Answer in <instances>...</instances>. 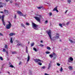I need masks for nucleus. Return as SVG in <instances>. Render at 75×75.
Listing matches in <instances>:
<instances>
[{
  "label": "nucleus",
  "mask_w": 75,
  "mask_h": 75,
  "mask_svg": "<svg viewBox=\"0 0 75 75\" xmlns=\"http://www.w3.org/2000/svg\"><path fill=\"white\" fill-rule=\"evenodd\" d=\"M32 27L34 29V30H38V25H37V24H35L34 23H32Z\"/></svg>",
  "instance_id": "f257e3e1"
},
{
  "label": "nucleus",
  "mask_w": 75,
  "mask_h": 75,
  "mask_svg": "<svg viewBox=\"0 0 75 75\" xmlns=\"http://www.w3.org/2000/svg\"><path fill=\"white\" fill-rule=\"evenodd\" d=\"M9 24L6 25V29H10L11 27V24L10 22H8Z\"/></svg>",
  "instance_id": "f03ea898"
},
{
  "label": "nucleus",
  "mask_w": 75,
  "mask_h": 75,
  "mask_svg": "<svg viewBox=\"0 0 75 75\" xmlns=\"http://www.w3.org/2000/svg\"><path fill=\"white\" fill-rule=\"evenodd\" d=\"M51 30L49 31L48 33V34L50 39L51 40H52V38H51Z\"/></svg>",
  "instance_id": "7ed1b4c3"
},
{
  "label": "nucleus",
  "mask_w": 75,
  "mask_h": 75,
  "mask_svg": "<svg viewBox=\"0 0 75 75\" xmlns=\"http://www.w3.org/2000/svg\"><path fill=\"white\" fill-rule=\"evenodd\" d=\"M52 55L53 57V60H54V59H56V58H57V55H56V54H55V53L54 52L52 53Z\"/></svg>",
  "instance_id": "20e7f679"
},
{
  "label": "nucleus",
  "mask_w": 75,
  "mask_h": 75,
  "mask_svg": "<svg viewBox=\"0 0 75 75\" xmlns=\"http://www.w3.org/2000/svg\"><path fill=\"white\" fill-rule=\"evenodd\" d=\"M17 13L18 14H19L20 16H24V17L25 16V15L23 16V13H21L20 11H18Z\"/></svg>",
  "instance_id": "39448f33"
},
{
  "label": "nucleus",
  "mask_w": 75,
  "mask_h": 75,
  "mask_svg": "<svg viewBox=\"0 0 75 75\" xmlns=\"http://www.w3.org/2000/svg\"><path fill=\"white\" fill-rule=\"evenodd\" d=\"M4 15H3L2 16V22L3 24L4 25H5V23L4 22Z\"/></svg>",
  "instance_id": "423d86ee"
},
{
  "label": "nucleus",
  "mask_w": 75,
  "mask_h": 75,
  "mask_svg": "<svg viewBox=\"0 0 75 75\" xmlns=\"http://www.w3.org/2000/svg\"><path fill=\"white\" fill-rule=\"evenodd\" d=\"M34 18H35V20H36L37 21H38V22H40V18L37 17L36 16Z\"/></svg>",
  "instance_id": "0eeeda50"
},
{
  "label": "nucleus",
  "mask_w": 75,
  "mask_h": 75,
  "mask_svg": "<svg viewBox=\"0 0 75 75\" xmlns=\"http://www.w3.org/2000/svg\"><path fill=\"white\" fill-rule=\"evenodd\" d=\"M74 59H73V58L72 57H70L69 59L68 60V62H71V61H72Z\"/></svg>",
  "instance_id": "6e6552de"
},
{
  "label": "nucleus",
  "mask_w": 75,
  "mask_h": 75,
  "mask_svg": "<svg viewBox=\"0 0 75 75\" xmlns=\"http://www.w3.org/2000/svg\"><path fill=\"white\" fill-rule=\"evenodd\" d=\"M4 13L5 15H8V11L6 10H4Z\"/></svg>",
  "instance_id": "1a4fd4ad"
},
{
  "label": "nucleus",
  "mask_w": 75,
  "mask_h": 75,
  "mask_svg": "<svg viewBox=\"0 0 75 75\" xmlns=\"http://www.w3.org/2000/svg\"><path fill=\"white\" fill-rule=\"evenodd\" d=\"M35 62H41V60H40L39 59H36L35 60Z\"/></svg>",
  "instance_id": "9d476101"
},
{
  "label": "nucleus",
  "mask_w": 75,
  "mask_h": 75,
  "mask_svg": "<svg viewBox=\"0 0 75 75\" xmlns=\"http://www.w3.org/2000/svg\"><path fill=\"white\" fill-rule=\"evenodd\" d=\"M57 36L55 37V38H57V39H58V38H59V34L58 33H57L56 34Z\"/></svg>",
  "instance_id": "9b49d317"
},
{
  "label": "nucleus",
  "mask_w": 75,
  "mask_h": 75,
  "mask_svg": "<svg viewBox=\"0 0 75 75\" xmlns=\"http://www.w3.org/2000/svg\"><path fill=\"white\" fill-rule=\"evenodd\" d=\"M16 34V33H11L9 34L10 36H13V35H14Z\"/></svg>",
  "instance_id": "f8f14e48"
},
{
  "label": "nucleus",
  "mask_w": 75,
  "mask_h": 75,
  "mask_svg": "<svg viewBox=\"0 0 75 75\" xmlns=\"http://www.w3.org/2000/svg\"><path fill=\"white\" fill-rule=\"evenodd\" d=\"M10 42L13 44V38H11L10 39Z\"/></svg>",
  "instance_id": "ddd939ff"
},
{
  "label": "nucleus",
  "mask_w": 75,
  "mask_h": 75,
  "mask_svg": "<svg viewBox=\"0 0 75 75\" xmlns=\"http://www.w3.org/2000/svg\"><path fill=\"white\" fill-rule=\"evenodd\" d=\"M30 56L29 55H28V59L27 60V62H28L29 61H30Z\"/></svg>",
  "instance_id": "4468645a"
},
{
  "label": "nucleus",
  "mask_w": 75,
  "mask_h": 75,
  "mask_svg": "<svg viewBox=\"0 0 75 75\" xmlns=\"http://www.w3.org/2000/svg\"><path fill=\"white\" fill-rule=\"evenodd\" d=\"M17 47H19V46H22V44L21 43L18 44L16 45Z\"/></svg>",
  "instance_id": "2eb2a0df"
},
{
  "label": "nucleus",
  "mask_w": 75,
  "mask_h": 75,
  "mask_svg": "<svg viewBox=\"0 0 75 75\" xmlns=\"http://www.w3.org/2000/svg\"><path fill=\"white\" fill-rule=\"evenodd\" d=\"M4 48H6V49H7V50L8 49V47L7 46V45H5V46H4Z\"/></svg>",
  "instance_id": "dca6fc26"
},
{
  "label": "nucleus",
  "mask_w": 75,
  "mask_h": 75,
  "mask_svg": "<svg viewBox=\"0 0 75 75\" xmlns=\"http://www.w3.org/2000/svg\"><path fill=\"white\" fill-rule=\"evenodd\" d=\"M37 8L38 9H41V8L44 9V7L43 6L37 7Z\"/></svg>",
  "instance_id": "f3484780"
},
{
  "label": "nucleus",
  "mask_w": 75,
  "mask_h": 75,
  "mask_svg": "<svg viewBox=\"0 0 75 75\" xmlns=\"http://www.w3.org/2000/svg\"><path fill=\"white\" fill-rule=\"evenodd\" d=\"M51 67V65L50 63H49V64L48 67V69H50V67Z\"/></svg>",
  "instance_id": "a211bd4d"
},
{
  "label": "nucleus",
  "mask_w": 75,
  "mask_h": 75,
  "mask_svg": "<svg viewBox=\"0 0 75 75\" xmlns=\"http://www.w3.org/2000/svg\"><path fill=\"white\" fill-rule=\"evenodd\" d=\"M57 10V6H56V7H55L53 10V11H56Z\"/></svg>",
  "instance_id": "6ab92c4d"
},
{
  "label": "nucleus",
  "mask_w": 75,
  "mask_h": 75,
  "mask_svg": "<svg viewBox=\"0 0 75 75\" xmlns=\"http://www.w3.org/2000/svg\"><path fill=\"white\" fill-rule=\"evenodd\" d=\"M69 40L71 43H75V42L73 41L72 40Z\"/></svg>",
  "instance_id": "aec40b11"
},
{
  "label": "nucleus",
  "mask_w": 75,
  "mask_h": 75,
  "mask_svg": "<svg viewBox=\"0 0 75 75\" xmlns=\"http://www.w3.org/2000/svg\"><path fill=\"white\" fill-rule=\"evenodd\" d=\"M68 69H69L70 70H72V67L71 66H69L68 67Z\"/></svg>",
  "instance_id": "412c9836"
},
{
  "label": "nucleus",
  "mask_w": 75,
  "mask_h": 75,
  "mask_svg": "<svg viewBox=\"0 0 75 75\" xmlns=\"http://www.w3.org/2000/svg\"><path fill=\"white\" fill-rule=\"evenodd\" d=\"M2 4L3 3H2V2H0V5H1L0 6V8L3 7V5H2Z\"/></svg>",
  "instance_id": "4be33fe9"
},
{
  "label": "nucleus",
  "mask_w": 75,
  "mask_h": 75,
  "mask_svg": "<svg viewBox=\"0 0 75 75\" xmlns=\"http://www.w3.org/2000/svg\"><path fill=\"white\" fill-rule=\"evenodd\" d=\"M21 26H22V27H24L25 28V25H24V24H23V23H21Z\"/></svg>",
  "instance_id": "5701e85b"
},
{
  "label": "nucleus",
  "mask_w": 75,
  "mask_h": 75,
  "mask_svg": "<svg viewBox=\"0 0 75 75\" xmlns=\"http://www.w3.org/2000/svg\"><path fill=\"white\" fill-rule=\"evenodd\" d=\"M67 2H68V3L70 4V3H71V0H68Z\"/></svg>",
  "instance_id": "b1692460"
},
{
  "label": "nucleus",
  "mask_w": 75,
  "mask_h": 75,
  "mask_svg": "<svg viewBox=\"0 0 75 75\" xmlns=\"http://www.w3.org/2000/svg\"><path fill=\"white\" fill-rule=\"evenodd\" d=\"M47 50H51V48L49 47H47Z\"/></svg>",
  "instance_id": "393cba45"
},
{
  "label": "nucleus",
  "mask_w": 75,
  "mask_h": 75,
  "mask_svg": "<svg viewBox=\"0 0 75 75\" xmlns=\"http://www.w3.org/2000/svg\"><path fill=\"white\" fill-rule=\"evenodd\" d=\"M0 59L1 61H3V57H0Z\"/></svg>",
  "instance_id": "a878e982"
},
{
  "label": "nucleus",
  "mask_w": 75,
  "mask_h": 75,
  "mask_svg": "<svg viewBox=\"0 0 75 75\" xmlns=\"http://www.w3.org/2000/svg\"><path fill=\"white\" fill-rule=\"evenodd\" d=\"M33 49L34 50V51H37V49H36V48H33Z\"/></svg>",
  "instance_id": "bb28decb"
},
{
  "label": "nucleus",
  "mask_w": 75,
  "mask_h": 75,
  "mask_svg": "<svg viewBox=\"0 0 75 75\" xmlns=\"http://www.w3.org/2000/svg\"><path fill=\"white\" fill-rule=\"evenodd\" d=\"M46 54H50V52L48 51H47L46 52Z\"/></svg>",
  "instance_id": "cd10ccee"
},
{
  "label": "nucleus",
  "mask_w": 75,
  "mask_h": 75,
  "mask_svg": "<svg viewBox=\"0 0 75 75\" xmlns=\"http://www.w3.org/2000/svg\"><path fill=\"white\" fill-rule=\"evenodd\" d=\"M50 58H52L53 57V55H51V54H50Z\"/></svg>",
  "instance_id": "c85d7f7f"
},
{
  "label": "nucleus",
  "mask_w": 75,
  "mask_h": 75,
  "mask_svg": "<svg viewBox=\"0 0 75 75\" xmlns=\"http://www.w3.org/2000/svg\"><path fill=\"white\" fill-rule=\"evenodd\" d=\"M62 70H63V69H62V67H61L60 70V71L62 72Z\"/></svg>",
  "instance_id": "c756f323"
},
{
  "label": "nucleus",
  "mask_w": 75,
  "mask_h": 75,
  "mask_svg": "<svg viewBox=\"0 0 75 75\" xmlns=\"http://www.w3.org/2000/svg\"><path fill=\"white\" fill-rule=\"evenodd\" d=\"M26 25H30V23H26Z\"/></svg>",
  "instance_id": "7c9ffc66"
},
{
  "label": "nucleus",
  "mask_w": 75,
  "mask_h": 75,
  "mask_svg": "<svg viewBox=\"0 0 75 75\" xmlns=\"http://www.w3.org/2000/svg\"><path fill=\"white\" fill-rule=\"evenodd\" d=\"M59 26H60L61 27H62V24L60 23L59 24Z\"/></svg>",
  "instance_id": "2f4dec72"
},
{
  "label": "nucleus",
  "mask_w": 75,
  "mask_h": 75,
  "mask_svg": "<svg viewBox=\"0 0 75 75\" xmlns=\"http://www.w3.org/2000/svg\"><path fill=\"white\" fill-rule=\"evenodd\" d=\"M34 43H33L31 44V46L33 47V46H34Z\"/></svg>",
  "instance_id": "473e14b6"
},
{
  "label": "nucleus",
  "mask_w": 75,
  "mask_h": 75,
  "mask_svg": "<svg viewBox=\"0 0 75 75\" xmlns=\"http://www.w3.org/2000/svg\"><path fill=\"white\" fill-rule=\"evenodd\" d=\"M9 67L11 68H14V66H13V65H10L9 66Z\"/></svg>",
  "instance_id": "72a5a7b5"
},
{
  "label": "nucleus",
  "mask_w": 75,
  "mask_h": 75,
  "mask_svg": "<svg viewBox=\"0 0 75 75\" xmlns=\"http://www.w3.org/2000/svg\"><path fill=\"white\" fill-rule=\"evenodd\" d=\"M38 46H40V47H44V45H42L41 44H40V45H38Z\"/></svg>",
  "instance_id": "f704fd0d"
},
{
  "label": "nucleus",
  "mask_w": 75,
  "mask_h": 75,
  "mask_svg": "<svg viewBox=\"0 0 75 75\" xmlns=\"http://www.w3.org/2000/svg\"><path fill=\"white\" fill-rule=\"evenodd\" d=\"M6 52V51L5 49H3V52Z\"/></svg>",
  "instance_id": "c9c22d12"
},
{
  "label": "nucleus",
  "mask_w": 75,
  "mask_h": 75,
  "mask_svg": "<svg viewBox=\"0 0 75 75\" xmlns=\"http://www.w3.org/2000/svg\"><path fill=\"white\" fill-rule=\"evenodd\" d=\"M12 54H16V52H12Z\"/></svg>",
  "instance_id": "e433bc0d"
},
{
  "label": "nucleus",
  "mask_w": 75,
  "mask_h": 75,
  "mask_svg": "<svg viewBox=\"0 0 75 75\" xmlns=\"http://www.w3.org/2000/svg\"><path fill=\"white\" fill-rule=\"evenodd\" d=\"M48 23V21L47 20H46L45 21V24H47Z\"/></svg>",
  "instance_id": "4c0bfd02"
},
{
  "label": "nucleus",
  "mask_w": 75,
  "mask_h": 75,
  "mask_svg": "<svg viewBox=\"0 0 75 75\" xmlns=\"http://www.w3.org/2000/svg\"><path fill=\"white\" fill-rule=\"evenodd\" d=\"M39 65H42V63H41L39 62Z\"/></svg>",
  "instance_id": "58836bf2"
},
{
  "label": "nucleus",
  "mask_w": 75,
  "mask_h": 75,
  "mask_svg": "<svg viewBox=\"0 0 75 75\" xmlns=\"http://www.w3.org/2000/svg\"><path fill=\"white\" fill-rule=\"evenodd\" d=\"M42 69H45V67L43 66L42 67Z\"/></svg>",
  "instance_id": "ea45409f"
},
{
  "label": "nucleus",
  "mask_w": 75,
  "mask_h": 75,
  "mask_svg": "<svg viewBox=\"0 0 75 75\" xmlns=\"http://www.w3.org/2000/svg\"><path fill=\"white\" fill-rule=\"evenodd\" d=\"M57 65H58V66H60V64H59L58 63H57Z\"/></svg>",
  "instance_id": "a19ab883"
},
{
  "label": "nucleus",
  "mask_w": 75,
  "mask_h": 75,
  "mask_svg": "<svg viewBox=\"0 0 75 75\" xmlns=\"http://www.w3.org/2000/svg\"><path fill=\"white\" fill-rule=\"evenodd\" d=\"M50 16H52V13L51 12H50L49 13Z\"/></svg>",
  "instance_id": "79ce46f5"
},
{
  "label": "nucleus",
  "mask_w": 75,
  "mask_h": 75,
  "mask_svg": "<svg viewBox=\"0 0 75 75\" xmlns=\"http://www.w3.org/2000/svg\"><path fill=\"white\" fill-rule=\"evenodd\" d=\"M69 23L68 22L66 23L67 25H69Z\"/></svg>",
  "instance_id": "37998d69"
},
{
  "label": "nucleus",
  "mask_w": 75,
  "mask_h": 75,
  "mask_svg": "<svg viewBox=\"0 0 75 75\" xmlns=\"http://www.w3.org/2000/svg\"><path fill=\"white\" fill-rule=\"evenodd\" d=\"M15 6H18V4H15Z\"/></svg>",
  "instance_id": "c03bdc74"
},
{
  "label": "nucleus",
  "mask_w": 75,
  "mask_h": 75,
  "mask_svg": "<svg viewBox=\"0 0 75 75\" xmlns=\"http://www.w3.org/2000/svg\"><path fill=\"white\" fill-rule=\"evenodd\" d=\"M0 35L1 36H3V35L2 34V33H0Z\"/></svg>",
  "instance_id": "a18cd8bd"
},
{
  "label": "nucleus",
  "mask_w": 75,
  "mask_h": 75,
  "mask_svg": "<svg viewBox=\"0 0 75 75\" xmlns=\"http://www.w3.org/2000/svg\"><path fill=\"white\" fill-rule=\"evenodd\" d=\"M29 72L30 74H32V71H30Z\"/></svg>",
  "instance_id": "49530a36"
},
{
  "label": "nucleus",
  "mask_w": 75,
  "mask_h": 75,
  "mask_svg": "<svg viewBox=\"0 0 75 75\" xmlns=\"http://www.w3.org/2000/svg\"><path fill=\"white\" fill-rule=\"evenodd\" d=\"M21 62H20L19 63V65H21Z\"/></svg>",
  "instance_id": "de8ad7c7"
},
{
  "label": "nucleus",
  "mask_w": 75,
  "mask_h": 75,
  "mask_svg": "<svg viewBox=\"0 0 75 75\" xmlns=\"http://www.w3.org/2000/svg\"><path fill=\"white\" fill-rule=\"evenodd\" d=\"M45 75H49V74H46V73H45Z\"/></svg>",
  "instance_id": "09e8293b"
},
{
  "label": "nucleus",
  "mask_w": 75,
  "mask_h": 75,
  "mask_svg": "<svg viewBox=\"0 0 75 75\" xmlns=\"http://www.w3.org/2000/svg\"><path fill=\"white\" fill-rule=\"evenodd\" d=\"M10 0H6V1H9Z\"/></svg>",
  "instance_id": "8fccbe9b"
},
{
  "label": "nucleus",
  "mask_w": 75,
  "mask_h": 75,
  "mask_svg": "<svg viewBox=\"0 0 75 75\" xmlns=\"http://www.w3.org/2000/svg\"><path fill=\"white\" fill-rule=\"evenodd\" d=\"M26 51H27V47L26 46Z\"/></svg>",
  "instance_id": "3c124183"
},
{
  "label": "nucleus",
  "mask_w": 75,
  "mask_h": 75,
  "mask_svg": "<svg viewBox=\"0 0 75 75\" xmlns=\"http://www.w3.org/2000/svg\"><path fill=\"white\" fill-rule=\"evenodd\" d=\"M15 18H16V15H15V16H14Z\"/></svg>",
  "instance_id": "603ef678"
},
{
  "label": "nucleus",
  "mask_w": 75,
  "mask_h": 75,
  "mask_svg": "<svg viewBox=\"0 0 75 75\" xmlns=\"http://www.w3.org/2000/svg\"><path fill=\"white\" fill-rule=\"evenodd\" d=\"M0 13H4V12L3 11H1Z\"/></svg>",
  "instance_id": "864d4df0"
},
{
  "label": "nucleus",
  "mask_w": 75,
  "mask_h": 75,
  "mask_svg": "<svg viewBox=\"0 0 75 75\" xmlns=\"http://www.w3.org/2000/svg\"><path fill=\"white\" fill-rule=\"evenodd\" d=\"M56 11L57 13H58V10L57 9Z\"/></svg>",
  "instance_id": "5fc2aeb1"
},
{
  "label": "nucleus",
  "mask_w": 75,
  "mask_h": 75,
  "mask_svg": "<svg viewBox=\"0 0 75 75\" xmlns=\"http://www.w3.org/2000/svg\"><path fill=\"white\" fill-rule=\"evenodd\" d=\"M6 53L7 54H8V53L7 51H6Z\"/></svg>",
  "instance_id": "6e6d98bb"
},
{
  "label": "nucleus",
  "mask_w": 75,
  "mask_h": 75,
  "mask_svg": "<svg viewBox=\"0 0 75 75\" xmlns=\"http://www.w3.org/2000/svg\"><path fill=\"white\" fill-rule=\"evenodd\" d=\"M10 2L11 3H13V1H10Z\"/></svg>",
  "instance_id": "4d7b16f0"
},
{
  "label": "nucleus",
  "mask_w": 75,
  "mask_h": 75,
  "mask_svg": "<svg viewBox=\"0 0 75 75\" xmlns=\"http://www.w3.org/2000/svg\"><path fill=\"white\" fill-rule=\"evenodd\" d=\"M67 11H68V10H67L66 11V12H65V13L66 14L67 13Z\"/></svg>",
  "instance_id": "13d9d810"
},
{
  "label": "nucleus",
  "mask_w": 75,
  "mask_h": 75,
  "mask_svg": "<svg viewBox=\"0 0 75 75\" xmlns=\"http://www.w3.org/2000/svg\"><path fill=\"white\" fill-rule=\"evenodd\" d=\"M40 42L42 43V42H43L42 40L41 41H40Z\"/></svg>",
  "instance_id": "bf43d9fd"
},
{
  "label": "nucleus",
  "mask_w": 75,
  "mask_h": 75,
  "mask_svg": "<svg viewBox=\"0 0 75 75\" xmlns=\"http://www.w3.org/2000/svg\"><path fill=\"white\" fill-rule=\"evenodd\" d=\"M51 63H52V61H50V64H51Z\"/></svg>",
  "instance_id": "052dcab7"
},
{
  "label": "nucleus",
  "mask_w": 75,
  "mask_h": 75,
  "mask_svg": "<svg viewBox=\"0 0 75 75\" xmlns=\"http://www.w3.org/2000/svg\"><path fill=\"white\" fill-rule=\"evenodd\" d=\"M26 52H27H27H28L27 51V50H26Z\"/></svg>",
  "instance_id": "680f3d73"
},
{
  "label": "nucleus",
  "mask_w": 75,
  "mask_h": 75,
  "mask_svg": "<svg viewBox=\"0 0 75 75\" xmlns=\"http://www.w3.org/2000/svg\"><path fill=\"white\" fill-rule=\"evenodd\" d=\"M29 43H30V41H29L28 42V44H29Z\"/></svg>",
  "instance_id": "e2e57ef3"
},
{
  "label": "nucleus",
  "mask_w": 75,
  "mask_h": 75,
  "mask_svg": "<svg viewBox=\"0 0 75 75\" xmlns=\"http://www.w3.org/2000/svg\"><path fill=\"white\" fill-rule=\"evenodd\" d=\"M8 74H10V72L8 71Z\"/></svg>",
  "instance_id": "0e129e2a"
},
{
  "label": "nucleus",
  "mask_w": 75,
  "mask_h": 75,
  "mask_svg": "<svg viewBox=\"0 0 75 75\" xmlns=\"http://www.w3.org/2000/svg\"><path fill=\"white\" fill-rule=\"evenodd\" d=\"M60 41H61V40H60Z\"/></svg>",
  "instance_id": "69168bd1"
},
{
  "label": "nucleus",
  "mask_w": 75,
  "mask_h": 75,
  "mask_svg": "<svg viewBox=\"0 0 75 75\" xmlns=\"http://www.w3.org/2000/svg\"><path fill=\"white\" fill-rule=\"evenodd\" d=\"M6 55H7L8 56V54H6Z\"/></svg>",
  "instance_id": "338daca9"
},
{
  "label": "nucleus",
  "mask_w": 75,
  "mask_h": 75,
  "mask_svg": "<svg viewBox=\"0 0 75 75\" xmlns=\"http://www.w3.org/2000/svg\"><path fill=\"white\" fill-rule=\"evenodd\" d=\"M8 60H9V59H8Z\"/></svg>",
  "instance_id": "774afa93"
}]
</instances>
